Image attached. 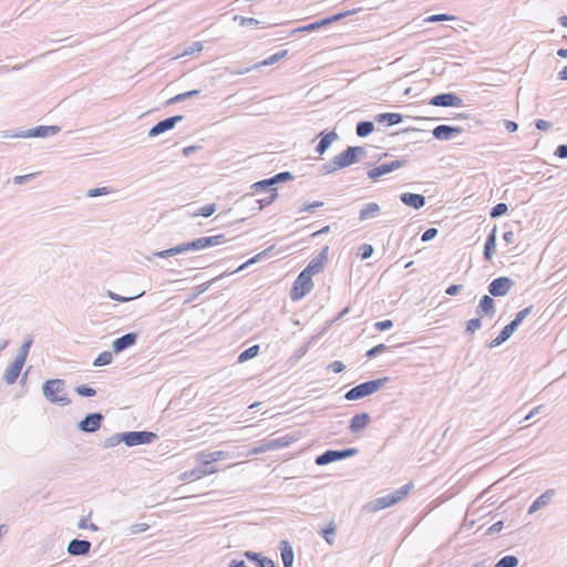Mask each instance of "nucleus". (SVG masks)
<instances>
[{
  "label": "nucleus",
  "instance_id": "f257e3e1",
  "mask_svg": "<svg viewBox=\"0 0 567 567\" xmlns=\"http://www.w3.org/2000/svg\"><path fill=\"white\" fill-rule=\"evenodd\" d=\"M65 390V381L62 379H51L47 380L42 385V392L44 398L54 404H60L62 406L69 405L71 400L64 393Z\"/></svg>",
  "mask_w": 567,
  "mask_h": 567
},
{
  "label": "nucleus",
  "instance_id": "f03ea898",
  "mask_svg": "<svg viewBox=\"0 0 567 567\" xmlns=\"http://www.w3.org/2000/svg\"><path fill=\"white\" fill-rule=\"evenodd\" d=\"M389 380L390 379L388 377H384L362 382L347 391L344 399L348 401H355L369 396L383 388L389 382Z\"/></svg>",
  "mask_w": 567,
  "mask_h": 567
},
{
  "label": "nucleus",
  "instance_id": "7ed1b4c3",
  "mask_svg": "<svg viewBox=\"0 0 567 567\" xmlns=\"http://www.w3.org/2000/svg\"><path fill=\"white\" fill-rule=\"evenodd\" d=\"M210 247V239L209 237H199L188 243L179 244L175 247L157 251L154 254L155 257L158 258H167L172 256H176L182 252H186L189 250H200Z\"/></svg>",
  "mask_w": 567,
  "mask_h": 567
},
{
  "label": "nucleus",
  "instance_id": "20e7f679",
  "mask_svg": "<svg viewBox=\"0 0 567 567\" xmlns=\"http://www.w3.org/2000/svg\"><path fill=\"white\" fill-rule=\"evenodd\" d=\"M272 249H274V246H270V247H268L267 249L262 250L261 252H259V254L255 255L254 257H251L250 259H248L246 262H244L243 265H240V266H239L237 269H235L234 271H225V272H223V274L218 275L217 277L213 278L212 280H208V281H206V282H204V284H202V285L197 286V287L195 288V290H196L195 296H198V295H200V293H203V292L207 291L214 282L218 281V280H219V279H221L223 277H225V276H229V275H231V274H234V272H237V271H240V270H244V269H246L248 266H250V265H252V264H256L257 261H259V260L264 259L265 257H267V256L269 255V252H270Z\"/></svg>",
  "mask_w": 567,
  "mask_h": 567
},
{
  "label": "nucleus",
  "instance_id": "39448f33",
  "mask_svg": "<svg viewBox=\"0 0 567 567\" xmlns=\"http://www.w3.org/2000/svg\"><path fill=\"white\" fill-rule=\"evenodd\" d=\"M359 453L357 447H348L344 450H327L316 457L315 463L324 466L330 463L355 456Z\"/></svg>",
  "mask_w": 567,
  "mask_h": 567
},
{
  "label": "nucleus",
  "instance_id": "423d86ee",
  "mask_svg": "<svg viewBox=\"0 0 567 567\" xmlns=\"http://www.w3.org/2000/svg\"><path fill=\"white\" fill-rule=\"evenodd\" d=\"M312 288V276L307 275L305 271H301L292 285V288L290 290V299L292 301H298L302 299L307 293H309Z\"/></svg>",
  "mask_w": 567,
  "mask_h": 567
},
{
  "label": "nucleus",
  "instance_id": "0eeeda50",
  "mask_svg": "<svg viewBox=\"0 0 567 567\" xmlns=\"http://www.w3.org/2000/svg\"><path fill=\"white\" fill-rule=\"evenodd\" d=\"M123 434L124 444L128 447L151 444L158 439V435L151 431H127Z\"/></svg>",
  "mask_w": 567,
  "mask_h": 567
},
{
  "label": "nucleus",
  "instance_id": "6e6552de",
  "mask_svg": "<svg viewBox=\"0 0 567 567\" xmlns=\"http://www.w3.org/2000/svg\"><path fill=\"white\" fill-rule=\"evenodd\" d=\"M408 159H395L389 163L380 164L367 172V175L372 181H378L380 177L394 172L403 166H405Z\"/></svg>",
  "mask_w": 567,
  "mask_h": 567
},
{
  "label": "nucleus",
  "instance_id": "1a4fd4ad",
  "mask_svg": "<svg viewBox=\"0 0 567 567\" xmlns=\"http://www.w3.org/2000/svg\"><path fill=\"white\" fill-rule=\"evenodd\" d=\"M61 131L59 125H39L33 128L20 131L13 134V137H48L58 134Z\"/></svg>",
  "mask_w": 567,
  "mask_h": 567
},
{
  "label": "nucleus",
  "instance_id": "9d476101",
  "mask_svg": "<svg viewBox=\"0 0 567 567\" xmlns=\"http://www.w3.org/2000/svg\"><path fill=\"white\" fill-rule=\"evenodd\" d=\"M514 285L515 282L512 278L504 276L493 279L487 289L492 297L498 298L506 296Z\"/></svg>",
  "mask_w": 567,
  "mask_h": 567
},
{
  "label": "nucleus",
  "instance_id": "9b49d317",
  "mask_svg": "<svg viewBox=\"0 0 567 567\" xmlns=\"http://www.w3.org/2000/svg\"><path fill=\"white\" fill-rule=\"evenodd\" d=\"M104 415L101 412L86 414L79 423L78 430L83 433H95L102 426Z\"/></svg>",
  "mask_w": 567,
  "mask_h": 567
},
{
  "label": "nucleus",
  "instance_id": "f8f14e48",
  "mask_svg": "<svg viewBox=\"0 0 567 567\" xmlns=\"http://www.w3.org/2000/svg\"><path fill=\"white\" fill-rule=\"evenodd\" d=\"M429 104L441 107H461L464 105L463 100L453 92L436 94L430 99Z\"/></svg>",
  "mask_w": 567,
  "mask_h": 567
},
{
  "label": "nucleus",
  "instance_id": "ddd939ff",
  "mask_svg": "<svg viewBox=\"0 0 567 567\" xmlns=\"http://www.w3.org/2000/svg\"><path fill=\"white\" fill-rule=\"evenodd\" d=\"M183 118H184L183 115H174V116H169L167 118L159 121L158 123H156L155 125H153L151 127V130L148 131V136L156 137L169 130H173L177 123L183 121Z\"/></svg>",
  "mask_w": 567,
  "mask_h": 567
},
{
  "label": "nucleus",
  "instance_id": "4468645a",
  "mask_svg": "<svg viewBox=\"0 0 567 567\" xmlns=\"http://www.w3.org/2000/svg\"><path fill=\"white\" fill-rule=\"evenodd\" d=\"M198 461L199 465L192 471L183 473L182 480L196 481L206 475H210L218 472V468L216 466L204 465V458L200 455H198Z\"/></svg>",
  "mask_w": 567,
  "mask_h": 567
},
{
  "label": "nucleus",
  "instance_id": "2eb2a0df",
  "mask_svg": "<svg viewBox=\"0 0 567 567\" xmlns=\"http://www.w3.org/2000/svg\"><path fill=\"white\" fill-rule=\"evenodd\" d=\"M138 339L137 332H128L120 338H116L112 342V351L115 354L122 353L128 348L136 344Z\"/></svg>",
  "mask_w": 567,
  "mask_h": 567
},
{
  "label": "nucleus",
  "instance_id": "dca6fc26",
  "mask_svg": "<svg viewBox=\"0 0 567 567\" xmlns=\"http://www.w3.org/2000/svg\"><path fill=\"white\" fill-rule=\"evenodd\" d=\"M329 247L326 246L315 258L310 260L307 267L302 270L307 275L313 276L321 272L324 268V262L328 260Z\"/></svg>",
  "mask_w": 567,
  "mask_h": 567
},
{
  "label": "nucleus",
  "instance_id": "f3484780",
  "mask_svg": "<svg viewBox=\"0 0 567 567\" xmlns=\"http://www.w3.org/2000/svg\"><path fill=\"white\" fill-rule=\"evenodd\" d=\"M463 131L461 126L440 124L433 128L432 134L439 141H450L454 135L461 134Z\"/></svg>",
  "mask_w": 567,
  "mask_h": 567
},
{
  "label": "nucleus",
  "instance_id": "a211bd4d",
  "mask_svg": "<svg viewBox=\"0 0 567 567\" xmlns=\"http://www.w3.org/2000/svg\"><path fill=\"white\" fill-rule=\"evenodd\" d=\"M394 504H396V499L394 497H392L391 493H390L385 496L378 497V498L373 499L372 502L365 504L363 506V511H365L368 513H374L380 509L388 508Z\"/></svg>",
  "mask_w": 567,
  "mask_h": 567
},
{
  "label": "nucleus",
  "instance_id": "6ab92c4d",
  "mask_svg": "<svg viewBox=\"0 0 567 567\" xmlns=\"http://www.w3.org/2000/svg\"><path fill=\"white\" fill-rule=\"evenodd\" d=\"M91 542L86 539H72L68 545V553L71 556H85L90 553Z\"/></svg>",
  "mask_w": 567,
  "mask_h": 567
},
{
  "label": "nucleus",
  "instance_id": "aec40b11",
  "mask_svg": "<svg viewBox=\"0 0 567 567\" xmlns=\"http://www.w3.org/2000/svg\"><path fill=\"white\" fill-rule=\"evenodd\" d=\"M495 312H496V308H495L494 299L492 298V296L484 295L481 298L478 306L476 308V315L480 317L485 316V317L492 318V317H494Z\"/></svg>",
  "mask_w": 567,
  "mask_h": 567
},
{
  "label": "nucleus",
  "instance_id": "412c9836",
  "mask_svg": "<svg viewBox=\"0 0 567 567\" xmlns=\"http://www.w3.org/2000/svg\"><path fill=\"white\" fill-rule=\"evenodd\" d=\"M318 136L320 137V141L316 146V152L320 156L329 150L334 141L339 140V135L336 131L321 132Z\"/></svg>",
  "mask_w": 567,
  "mask_h": 567
},
{
  "label": "nucleus",
  "instance_id": "4be33fe9",
  "mask_svg": "<svg viewBox=\"0 0 567 567\" xmlns=\"http://www.w3.org/2000/svg\"><path fill=\"white\" fill-rule=\"evenodd\" d=\"M400 200L404 205L414 209H421L422 207H424L426 203V198L424 195L414 193H402L400 195Z\"/></svg>",
  "mask_w": 567,
  "mask_h": 567
},
{
  "label": "nucleus",
  "instance_id": "5701e85b",
  "mask_svg": "<svg viewBox=\"0 0 567 567\" xmlns=\"http://www.w3.org/2000/svg\"><path fill=\"white\" fill-rule=\"evenodd\" d=\"M496 244H497V226L495 225L493 229L489 231V234L486 237V241L484 245V251L483 256L486 261H491L495 251H496Z\"/></svg>",
  "mask_w": 567,
  "mask_h": 567
},
{
  "label": "nucleus",
  "instance_id": "b1692460",
  "mask_svg": "<svg viewBox=\"0 0 567 567\" xmlns=\"http://www.w3.org/2000/svg\"><path fill=\"white\" fill-rule=\"evenodd\" d=\"M288 53L287 50H282L280 52H277L272 55H270L268 59L261 61L260 63H257L255 65H252L251 68H246L244 70H236V71H233L231 73L233 74H236V75H241V74H245L254 69H257L259 66H267V65H271L278 61H280L284 56H286Z\"/></svg>",
  "mask_w": 567,
  "mask_h": 567
},
{
  "label": "nucleus",
  "instance_id": "393cba45",
  "mask_svg": "<svg viewBox=\"0 0 567 567\" xmlns=\"http://www.w3.org/2000/svg\"><path fill=\"white\" fill-rule=\"evenodd\" d=\"M370 420L371 417L368 413H358L350 420L349 429L352 433H359L368 427Z\"/></svg>",
  "mask_w": 567,
  "mask_h": 567
},
{
  "label": "nucleus",
  "instance_id": "a878e982",
  "mask_svg": "<svg viewBox=\"0 0 567 567\" xmlns=\"http://www.w3.org/2000/svg\"><path fill=\"white\" fill-rule=\"evenodd\" d=\"M24 363L20 362V360H13V362L7 368L3 380L7 384H14L21 373Z\"/></svg>",
  "mask_w": 567,
  "mask_h": 567
},
{
  "label": "nucleus",
  "instance_id": "bb28decb",
  "mask_svg": "<svg viewBox=\"0 0 567 567\" xmlns=\"http://www.w3.org/2000/svg\"><path fill=\"white\" fill-rule=\"evenodd\" d=\"M556 494L555 489L554 488H549L547 491H545L543 494H540L533 503L532 505L529 506L528 508V513L529 514H533L537 511H539L540 508L545 507L546 505H548L551 501V498L554 497V495Z\"/></svg>",
  "mask_w": 567,
  "mask_h": 567
},
{
  "label": "nucleus",
  "instance_id": "cd10ccee",
  "mask_svg": "<svg viewBox=\"0 0 567 567\" xmlns=\"http://www.w3.org/2000/svg\"><path fill=\"white\" fill-rule=\"evenodd\" d=\"M518 327L516 326V323H513L512 321L506 324L502 331L499 332V334L493 339L489 343H488V348H496L498 346H501L502 343H504L505 341H507L512 336L513 333L515 332V330L517 329Z\"/></svg>",
  "mask_w": 567,
  "mask_h": 567
},
{
  "label": "nucleus",
  "instance_id": "c85d7f7f",
  "mask_svg": "<svg viewBox=\"0 0 567 567\" xmlns=\"http://www.w3.org/2000/svg\"><path fill=\"white\" fill-rule=\"evenodd\" d=\"M381 214V207L377 203L364 204L359 212V220L364 221L378 217Z\"/></svg>",
  "mask_w": 567,
  "mask_h": 567
},
{
  "label": "nucleus",
  "instance_id": "c756f323",
  "mask_svg": "<svg viewBox=\"0 0 567 567\" xmlns=\"http://www.w3.org/2000/svg\"><path fill=\"white\" fill-rule=\"evenodd\" d=\"M281 560L284 567H292L293 566V549L288 540H281L279 544Z\"/></svg>",
  "mask_w": 567,
  "mask_h": 567
},
{
  "label": "nucleus",
  "instance_id": "7c9ffc66",
  "mask_svg": "<svg viewBox=\"0 0 567 567\" xmlns=\"http://www.w3.org/2000/svg\"><path fill=\"white\" fill-rule=\"evenodd\" d=\"M334 157L337 159V162L334 164L340 166V168H346V167H349V166L358 163L354 157V154L352 153V151L349 146L344 151H342L341 153L336 155Z\"/></svg>",
  "mask_w": 567,
  "mask_h": 567
},
{
  "label": "nucleus",
  "instance_id": "2f4dec72",
  "mask_svg": "<svg viewBox=\"0 0 567 567\" xmlns=\"http://www.w3.org/2000/svg\"><path fill=\"white\" fill-rule=\"evenodd\" d=\"M374 120L378 123H386L388 125H396L403 121V115L400 113H380L375 115Z\"/></svg>",
  "mask_w": 567,
  "mask_h": 567
},
{
  "label": "nucleus",
  "instance_id": "473e14b6",
  "mask_svg": "<svg viewBox=\"0 0 567 567\" xmlns=\"http://www.w3.org/2000/svg\"><path fill=\"white\" fill-rule=\"evenodd\" d=\"M293 441H295V439L287 434V435L279 436L276 439H270L269 446H270L271 451H275V450H279L281 447L289 446L290 443Z\"/></svg>",
  "mask_w": 567,
  "mask_h": 567
},
{
  "label": "nucleus",
  "instance_id": "72a5a7b5",
  "mask_svg": "<svg viewBox=\"0 0 567 567\" xmlns=\"http://www.w3.org/2000/svg\"><path fill=\"white\" fill-rule=\"evenodd\" d=\"M374 131V124L371 121H361L355 126V133L359 137H367Z\"/></svg>",
  "mask_w": 567,
  "mask_h": 567
},
{
  "label": "nucleus",
  "instance_id": "f704fd0d",
  "mask_svg": "<svg viewBox=\"0 0 567 567\" xmlns=\"http://www.w3.org/2000/svg\"><path fill=\"white\" fill-rule=\"evenodd\" d=\"M204 458V465L214 466L213 463L223 460L227 456V452L224 451H214L210 453H202L199 454Z\"/></svg>",
  "mask_w": 567,
  "mask_h": 567
},
{
  "label": "nucleus",
  "instance_id": "c9c22d12",
  "mask_svg": "<svg viewBox=\"0 0 567 567\" xmlns=\"http://www.w3.org/2000/svg\"><path fill=\"white\" fill-rule=\"evenodd\" d=\"M32 338L29 337L28 339H25L22 343V346L20 347L19 351H18V354L17 357L14 358L16 360H20V362L22 363H25L27 361V358H28V354H29V351H30V348L32 346Z\"/></svg>",
  "mask_w": 567,
  "mask_h": 567
},
{
  "label": "nucleus",
  "instance_id": "e433bc0d",
  "mask_svg": "<svg viewBox=\"0 0 567 567\" xmlns=\"http://www.w3.org/2000/svg\"><path fill=\"white\" fill-rule=\"evenodd\" d=\"M324 25H329L327 18H323V19H321L319 21H315V22L309 23L307 25L300 27V28L293 30V33H296V32H313V31H317V30H319L320 28H322Z\"/></svg>",
  "mask_w": 567,
  "mask_h": 567
},
{
  "label": "nucleus",
  "instance_id": "4c0bfd02",
  "mask_svg": "<svg viewBox=\"0 0 567 567\" xmlns=\"http://www.w3.org/2000/svg\"><path fill=\"white\" fill-rule=\"evenodd\" d=\"M200 93L199 90H192V91H187V92H184V93H179L173 97H171L166 104L167 105H171V104H176V103H179V102H183L187 99H190V97H194V96H197L198 94Z\"/></svg>",
  "mask_w": 567,
  "mask_h": 567
},
{
  "label": "nucleus",
  "instance_id": "58836bf2",
  "mask_svg": "<svg viewBox=\"0 0 567 567\" xmlns=\"http://www.w3.org/2000/svg\"><path fill=\"white\" fill-rule=\"evenodd\" d=\"M258 353H259V346L254 344V346L249 347L248 349L244 350L238 355V362H240V363L246 362V361L257 357Z\"/></svg>",
  "mask_w": 567,
  "mask_h": 567
},
{
  "label": "nucleus",
  "instance_id": "ea45409f",
  "mask_svg": "<svg viewBox=\"0 0 567 567\" xmlns=\"http://www.w3.org/2000/svg\"><path fill=\"white\" fill-rule=\"evenodd\" d=\"M113 361V354L110 351L101 352L93 361L94 367H104L111 364Z\"/></svg>",
  "mask_w": 567,
  "mask_h": 567
},
{
  "label": "nucleus",
  "instance_id": "a19ab883",
  "mask_svg": "<svg viewBox=\"0 0 567 567\" xmlns=\"http://www.w3.org/2000/svg\"><path fill=\"white\" fill-rule=\"evenodd\" d=\"M519 564V560L514 555H506L502 557L494 567H517Z\"/></svg>",
  "mask_w": 567,
  "mask_h": 567
},
{
  "label": "nucleus",
  "instance_id": "79ce46f5",
  "mask_svg": "<svg viewBox=\"0 0 567 567\" xmlns=\"http://www.w3.org/2000/svg\"><path fill=\"white\" fill-rule=\"evenodd\" d=\"M124 434L123 432L121 433H116L110 437H106L103 442H102V446L104 449H111V447H114L116 445H118L120 443H124V439H123Z\"/></svg>",
  "mask_w": 567,
  "mask_h": 567
},
{
  "label": "nucleus",
  "instance_id": "37998d69",
  "mask_svg": "<svg viewBox=\"0 0 567 567\" xmlns=\"http://www.w3.org/2000/svg\"><path fill=\"white\" fill-rule=\"evenodd\" d=\"M336 525L333 523H330L327 527L322 528L320 534L324 538V540L332 545L334 542V534H336Z\"/></svg>",
  "mask_w": 567,
  "mask_h": 567
},
{
  "label": "nucleus",
  "instance_id": "c03bdc74",
  "mask_svg": "<svg viewBox=\"0 0 567 567\" xmlns=\"http://www.w3.org/2000/svg\"><path fill=\"white\" fill-rule=\"evenodd\" d=\"M251 188L255 190V192H270L271 193V189L275 188L270 178H266V179H261V181H258L256 183H254L251 185Z\"/></svg>",
  "mask_w": 567,
  "mask_h": 567
},
{
  "label": "nucleus",
  "instance_id": "a18cd8bd",
  "mask_svg": "<svg viewBox=\"0 0 567 567\" xmlns=\"http://www.w3.org/2000/svg\"><path fill=\"white\" fill-rule=\"evenodd\" d=\"M337 162L336 157L333 156L329 162H327L324 165L320 167V173L322 175L332 174L337 172L338 169H341L340 166L334 164Z\"/></svg>",
  "mask_w": 567,
  "mask_h": 567
},
{
  "label": "nucleus",
  "instance_id": "49530a36",
  "mask_svg": "<svg viewBox=\"0 0 567 567\" xmlns=\"http://www.w3.org/2000/svg\"><path fill=\"white\" fill-rule=\"evenodd\" d=\"M277 196H278L277 188H272L271 189V194L269 196L256 200V203L258 204V208L257 209L260 210L264 207L269 206L270 204H272L275 202Z\"/></svg>",
  "mask_w": 567,
  "mask_h": 567
},
{
  "label": "nucleus",
  "instance_id": "de8ad7c7",
  "mask_svg": "<svg viewBox=\"0 0 567 567\" xmlns=\"http://www.w3.org/2000/svg\"><path fill=\"white\" fill-rule=\"evenodd\" d=\"M508 212V206L505 203L496 204L489 212L492 218H498Z\"/></svg>",
  "mask_w": 567,
  "mask_h": 567
},
{
  "label": "nucleus",
  "instance_id": "09e8293b",
  "mask_svg": "<svg viewBox=\"0 0 567 567\" xmlns=\"http://www.w3.org/2000/svg\"><path fill=\"white\" fill-rule=\"evenodd\" d=\"M456 18L454 16L445 14V13H439V14H432L424 19L425 22L434 23V22H443V21H452Z\"/></svg>",
  "mask_w": 567,
  "mask_h": 567
},
{
  "label": "nucleus",
  "instance_id": "8fccbe9b",
  "mask_svg": "<svg viewBox=\"0 0 567 567\" xmlns=\"http://www.w3.org/2000/svg\"><path fill=\"white\" fill-rule=\"evenodd\" d=\"M75 392L80 395V396H84V398H91V396H94L96 394V391L95 389H93L92 386L87 385V384H81V385H78L75 388Z\"/></svg>",
  "mask_w": 567,
  "mask_h": 567
},
{
  "label": "nucleus",
  "instance_id": "3c124183",
  "mask_svg": "<svg viewBox=\"0 0 567 567\" xmlns=\"http://www.w3.org/2000/svg\"><path fill=\"white\" fill-rule=\"evenodd\" d=\"M482 327V320H481V317H477V318H473V319H470L467 322H466V328H465V333H474L476 330L481 329Z\"/></svg>",
  "mask_w": 567,
  "mask_h": 567
},
{
  "label": "nucleus",
  "instance_id": "603ef678",
  "mask_svg": "<svg viewBox=\"0 0 567 567\" xmlns=\"http://www.w3.org/2000/svg\"><path fill=\"white\" fill-rule=\"evenodd\" d=\"M244 556L249 560V561H252V563H256L257 566H259L265 559H267L268 557L266 556H262L260 553H256V551H251V550H246L244 551Z\"/></svg>",
  "mask_w": 567,
  "mask_h": 567
},
{
  "label": "nucleus",
  "instance_id": "864d4df0",
  "mask_svg": "<svg viewBox=\"0 0 567 567\" xmlns=\"http://www.w3.org/2000/svg\"><path fill=\"white\" fill-rule=\"evenodd\" d=\"M293 179V175L290 172H280L272 177H270V181L272 185H276L278 183H284Z\"/></svg>",
  "mask_w": 567,
  "mask_h": 567
},
{
  "label": "nucleus",
  "instance_id": "5fc2aeb1",
  "mask_svg": "<svg viewBox=\"0 0 567 567\" xmlns=\"http://www.w3.org/2000/svg\"><path fill=\"white\" fill-rule=\"evenodd\" d=\"M143 295H144V291H142L141 293L133 296V297H123V296H120L111 290L107 291V297L110 299H112L114 301H118V302H127V301L134 300Z\"/></svg>",
  "mask_w": 567,
  "mask_h": 567
},
{
  "label": "nucleus",
  "instance_id": "6e6d98bb",
  "mask_svg": "<svg viewBox=\"0 0 567 567\" xmlns=\"http://www.w3.org/2000/svg\"><path fill=\"white\" fill-rule=\"evenodd\" d=\"M411 487H412V484L403 485L400 488H398L394 492H392L391 496L394 497L396 499V503H398V502H400L402 498H404L408 495V493H409Z\"/></svg>",
  "mask_w": 567,
  "mask_h": 567
},
{
  "label": "nucleus",
  "instance_id": "4d7b16f0",
  "mask_svg": "<svg viewBox=\"0 0 567 567\" xmlns=\"http://www.w3.org/2000/svg\"><path fill=\"white\" fill-rule=\"evenodd\" d=\"M533 311V306H529V307H526L524 308L523 310L518 311L515 316V318L512 320L513 323H516V326L518 327L523 320L529 316Z\"/></svg>",
  "mask_w": 567,
  "mask_h": 567
},
{
  "label": "nucleus",
  "instance_id": "13d9d810",
  "mask_svg": "<svg viewBox=\"0 0 567 567\" xmlns=\"http://www.w3.org/2000/svg\"><path fill=\"white\" fill-rule=\"evenodd\" d=\"M386 350H388V346H385L384 343H379V344L372 347L371 349H369L365 353V357L369 359H372V358L377 357L378 354L383 353Z\"/></svg>",
  "mask_w": 567,
  "mask_h": 567
},
{
  "label": "nucleus",
  "instance_id": "bf43d9fd",
  "mask_svg": "<svg viewBox=\"0 0 567 567\" xmlns=\"http://www.w3.org/2000/svg\"><path fill=\"white\" fill-rule=\"evenodd\" d=\"M203 50L202 42L195 41L190 45H188L182 53L181 56H188L196 52H200Z\"/></svg>",
  "mask_w": 567,
  "mask_h": 567
},
{
  "label": "nucleus",
  "instance_id": "052dcab7",
  "mask_svg": "<svg viewBox=\"0 0 567 567\" xmlns=\"http://www.w3.org/2000/svg\"><path fill=\"white\" fill-rule=\"evenodd\" d=\"M268 451H271V449L269 446V440H264V441L258 442L257 446H255L250 451V454L251 455H254V454H261V453H265V452H268Z\"/></svg>",
  "mask_w": 567,
  "mask_h": 567
},
{
  "label": "nucleus",
  "instance_id": "680f3d73",
  "mask_svg": "<svg viewBox=\"0 0 567 567\" xmlns=\"http://www.w3.org/2000/svg\"><path fill=\"white\" fill-rule=\"evenodd\" d=\"M216 212V205L215 204H208L198 209V212L195 214L196 216H203V217H210Z\"/></svg>",
  "mask_w": 567,
  "mask_h": 567
},
{
  "label": "nucleus",
  "instance_id": "e2e57ef3",
  "mask_svg": "<svg viewBox=\"0 0 567 567\" xmlns=\"http://www.w3.org/2000/svg\"><path fill=\"white\" fill-rule=\"evenodd\" d=\"M234 20L239 21L240 25H247V27H255L260 23V21L255 18H246V17H241V16H235Z\"/></svg>",
  "mask_w": 567,
  "mask_h": 567
},
{
  "label": "nucleus",
  "instance_id": "0e129e2a",
  "mask_svg": "<svg viewBox=\"0 0 567 567\" xmlns=\"http://www.w3.org/2000/svg\"><path fill=\"white\" fill-rule=\"evenodd\" d=\"M110 193H111V190L109 187H96V188L89 189L86 193V196L87 197H97L101 195H107Z\"/></svg>",
  "mask_w": 567,
  "mask_h": 567
},
{
  "label": "nucleus",
  "instance_id": "69168bd1",
  "mask_svg": "<svg viewBox=\"0 0 567 567\" xmlns=\"http://www.w3.org/2000/svg\"><path fill=\"white\" fill-rule=\"evenodd\" d=\"M437 233H439V230H437L436 228H434V227H430V228H427V229L422 234V236H421V240H422L423 243H427V241H430V240L434 239V238L436 237Z\"/></svg>",
  "mask_w": 567,
  "mask_h": 567
},
{
  "label": "nucleus",
  "instance_id": "338daca9",
  "mask_svg": "<svg viewBox=\"0 0 567 567\" xmlns=\"http://www.w3.org/2000/svg\"><path fill=\"white\" fill-rule=\"evenodd\" d=\"M374 249L371 245L369 244H364L360 247V257L362 260H365V259H369L372 254H373Z\"/></svg>",
  "mask_w": 567,
  "mask_h": 567
},
{
  "label": "nucleus",
  "instance_id": "774afa93",
  "mask_svg": "<svg viewBox=\"0 0 567 567\" xmlns=\"http://www.w3.org/2000/svg\"><path fill=\"white\" fill-rule=\"evenodd\" d=\"M554 155L559 158H567V144H560L556 147Z\"/></svg>",
  "mask_w": 567,
  "mask_h": 567
}]
</instances>
